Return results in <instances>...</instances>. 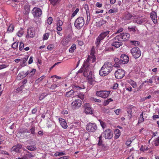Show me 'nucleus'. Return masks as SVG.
Masks as SVG:
<instances>
[{
  "label": "nucleus",
  "instance_id": "obj_1",
  "mask_svg": "<svg viewBox=\"0 0 159 159\" xmlns=\"http://www.w3.org/2000/svg\"><path fill=\"white\" fill-rule=\"evenodd\" d=\"M113 65L111 63L106 62L99 71V75L102 76L108 75L112 71Z\"/></svg>",
  "mask_w": 159,
  "mask_h": 159
},
{
  "label": "nucleus",
  "instance_id": "obj_2",
  "mask_svg": "<svg viewBox=\"0 0 159 159\" xmlns=\"http://www.w3.org/2000/svg\"><path fill=\"white\" fill-rule=\"evenodd\" d=\"M110 30H104L96 38L95 42V44L97 48H98L101 42L106 37H108L109 36V34H110Z\"/></svg>",
  "mask_w": 159,
  "mask_h": 159
},
{
  "label": "nucleus",
  "instance_id": "obj_3",
  "mask_svg": "<svg viewBox=\"0 0 159 159\" xmlns=\"http://www.w3.org/2000/svg\"><path fill=\"white\" fill-rule=\"evenodd\" d=\"M83 75L84 76L87 77L88 82L90 85H93L95 84V78L92 74V71H85L84 72H83Z\"/></svg>",
  "mask_w": 159,
  "mask_h": 159
},
{
  "label": "nucleus",
  "instance_id": "obj_4",
  "mask_svg": "<svg viewBox=\"0 0 159 159\" xmlns=\"http://www.w3.org/2000/svg\"><path fill=\"white\" fill-rule=\"evenodd\" d=\"M130 36V34H129L123 32L120 33L116 36L114 38V39L116 40L120 41H125L129 39Z\"/></svg>",
  "mask_w": 159,
  "mask_h": 159
},
{
  "label": "nucleus",
  "instance_id": "obj_5",
  "mask_svg": "<svg viewBox=\"0 0 159 159\" xmlns=\"http://www.w3.org/2000/svg\"><path fill=\"white\" fill-rule=\"evenodd\" d=\"M84 24V20L82 17H78L75 20L74 25L78 29H80Z\"/></svg>",
  "mask_w": 159,
  "mask_h": 159
},
{
  "label": "nucleus",
  "instance_id": "obj_6",
  "mask_svg": "<svg viewBox=\"0 0 159 159\" xmlns=\"http://www.w3.org/2000/svg\"><path fill=\"white\" fill-rule=\"evenodd\" d=\"M97 126L94 123L89 122L86 125V130L89 132H94L97 129Z\"/></svg>",
  "mask_w": 159,
  "mask_h": 159
},
{
  "label": "nucleus",
  "instance_id": "obj_7",
  "mask_svg": "<svg viewBox=\"0 0 159 159\" xmlns=\"http://www.w3.org/2000/svg\"><path fill=\"white\" fill-rule=\"evenodd\" d=\"M131 52L132 56L135 58H139L141 55V51L138 47L133 48L131 50Z\"/></svg>",
  "mask_w": 159,
  "mask_h": 159
},
{
  "label": "nucleus",
  "instance_id": "obj_8",
  "mask_svg": "<svg viewBox=\"0 0 159 159\" xmlns=\"http://www.w3.org/2000/svg\"><path fill=\"white\" fill-rule=\"evenodd\" d=\"M90 60L89 57L88 56L87 59L84 61L83 67L81 69L79 70V72H80L82 69L83 70L84 72L85 71H92L89 67V61Z\"/></svg>",
  "mask_w": 159,
  "mask_h": 159
},
{
  "label": "nucleus",
  "instance_id": "obj_9",
  "mask_svg": "<svg viewBox=\"0 0 159 159\" xmlns=\"http://www.w3.org/2000/svg\"><path fill=\"white\" fill-rule=\"evenodd\" d=\"M110 91L106 90L97 91L96 95L98 96L103 98H107L110 94Z\"/></svg>",
  "mask_w": 159,
  "mask_h": 159
},
{
  "label": "nucleus",
  "instance_id": "obj_10",
  "mask_svg": "<svg viewBox=\"0 0 159 159\" xmlns=\"http://www.w3.org/2000/svg\"><path fill=\"white\" fill-rule=\"evenodd\" d=\"M73 89L69 91L66 93L65 96L67 98H70L72 97L74 95L75 90L76 89H80L81 88L79 86L75 85L72 86Z\"/></svg>",
  "mask_w": 159,
  "mask_h": 159
},
{
  "label": "nucleus",
  "instance_id": "obj_11",
  "mask_svg": "<svg viewBox=\"0 0 159 159\" xmlns=\"http://www.w3.org/2000/svg\"><path fill=\"white\" fill-rule=\"evenodd\" d=\"M32 14L34 18H39L42 14L41 10L39 8L34 7L32 10Z\"/></svg>",
  "mask_w": 159,
  "mask_h": 159
},
{
  "label": "nucleus",
  "instance_id": "obj_12",
  "mask_svg": "<svg viewBox=\"0 0 159 159\" xmlns=\"http://www.w3.org/2000/svg\"><path fill=\"white\" fill-rule=\"evenodd\" d=\"M83 107L84 112L87 114H92L93 113L92 108L89 103H85L84 104Z\"/></svg>",
  "mask_w": 159,
  "mask_h": 159
},
{
  "label": "nucleus",
  "instance_id": "obj_13",
  "mask_svg": "<svg viewBox=\"0 0 159 159\" xmlns=\"http://www.w3.org/2000/svg\"><path fill=\"white\" fill-rule=\"evenodd\" d=\"M125 75V71L121 69H118L115 72V73L116 78L118 79L122 78Z\"/></svg>",
  "mask_w": 159,
  "mask_h": 159
},
{
  "label": "nucleus",
  "instance_id": "obj_14",
  "mask_svg": "<svg viewBox=\"0 0 159 159\" xmlns=\"http://www.w3.org/2000/svg\"><path fill=\"white\" fill-rule=\"evenodd\" d=\"M103 136L106 139H110L113 137V134L111 130L110 129L106 130L103 133Z\"/></svg>",
  "mask_w": 159,
  "mask_h": 159
},
{
  "label": "nucleus",
  "instance_id": "obj_15",
  "mask_svg": "<svg viewBox=\"0 0 159 159\" xmlns=\"http://www.w3.org/2000/svg\"><path fill=\"white\" fill-rule=\"evenodd\" d=\"M82 101L79 99H76L73 102L71 103L72 107L73 109H76L81 107Z\"/></svg>",
  "mask_w": 159,
  "mask_h": 159
},
{
  "label": "nucleus",
  "instance_id": "obj_16",
  "mask_svg": "<svg viewBox=\"0 0 159 159\" xmlns=\"http://www.w3.org/2000/svg\"><path fill=\"white\" fill-rule=\"evenodd\" d=\"M71 39L70 35H67L66 38L62 39L61 42V44L64 46L67 45L70 41Z\"/></svg>",
  "mask_w": 159,
  "mask_h": 159
},
{
  "label": "nucleus",
  "instance_id": "obj_17",
  "mask_svg": "<svg viewBox=\"0 0 159 159\" xmlns=\"http://www.w3.org/2000/svg\"><path fill=\"white\" fill-rule=\"evenodd\" d=\"M27 38L34 37L35 34L34 29L32 27L29 28L27 30Z\"/></svg>",
  "mask_w": 159,
  "mask_h": 159
},
{
  "label": "nucleus",
  "instance_id": "obj_18",
  "mask_svg": "<svg viewBox=\"0 0 159 159\" xmlns=\"http://www.w3.org/2000/svg\"><path fill=\"white\" fill-rule=\"evenodd\" d=\"M120 62L123 64L127 63L129 61V58L128 56L125 54H122L121 55Z\"/></svg>",
  "mask_w": 159,
  "mask_h": 159
},
{
  "label": "nucleus",
  "instance_id": "obj_19",
  "mask_svg": "<svg viewBox=\"0 0 159 159\" xmlns=\"http://www.w3.org/2000/svg\"><path fill=\"white\" fill-rule=\"evenodd\" d=\"M150 15V18L153 23L154 24H156L157 22V13L155 11H153L151 12Z\"/></svg>",
  "mask_w": 159,
  "mask_h": 159
},
{
  "label": "nucleus",
  "instance_id": "obj_20",
  "mask_svg": "<svg viewBox=\"0 0 159 159\" xmlns=\"http://www.w3.org/2000/svg\"><path fill=\"white\" fill-rule=\"evenodd\" d=\"M63 25V22L62 20L59 19L57 20L56 23L57 26L56 29L58 31H61L62 30L61 26Z\"/></svg>",
  "mask_w": 159,
  "mask_h": 159
},
{
  "label": "nucleus",
  "instance_id": "obj_21",
  "mask_svg": "<svg viewBox=\"0 0 159 159\" xmlns=\"http://www.w3.org/2000/svg\"><path fill=\"white\" fill-rule=\"evenodd\" d=\"M134 22L136 23L137 24H141L144 21V19H140V17L139 16H134Z\"/></svg>",
  "mask_w": 159,
  "mask_h": 159
},
{
  "label": "nucleus",
  "instance_id": "obj_22",
  "mask_svg": "<svg viewBox=\"0 0 159 159\" xmlns=\"http://www.w3.org/2000/svg\"><path fill=\"white\" fill-rule=\"evenodd\" d=\"M59 120L60 125L62 127L65 129H66L67 125L65 120L61 118H59Z\"/></svg>",
  "mask_w": 159,
  "mask_h": 159
},
{
  "label": "nucleus",
  "instance_id": "obj_23",
  "mask_svg": "<svg viewBox=\"0 0 159 159\" xmlns=\"http://www.w3.org/2000/svg\"><path fill=\"white\" fill-rule=\"evenodd\" d=\"M22 145L21 144H19L15 146H13L12 148V150L16 152H19L20 149L21 148Z\"/></svg>",
  "mask_w": 159,
  "mask_h": 159
},
{
  "label": "nucleus",
  "instance_id": "obj_24",
  "mask_svg": "<svg viewBox=\"0 0 159 159\" xmlns=\"http://www.w3.org/2000/svg\"><path fill=\"white\" fill-rule=\"evenodd\" d=\"M122 44V43L121 41L116 40L111 44V45L112 46H114L116 48H118L121 46Z\"/></svg>",
  "mask_w": 159,
  "mask_h": 159
},
{
  "label": "nucleus",
  "instance_id": "obj_25",
  "mask_svg": "<svg viewBox=\"0 0 159 159\" xmlns=\"http://www.w3.org/2000/svg\"><path fill=\"white\" fill-rule=\"evenodd\" d=\"M133 17V16L131 14L127 12L125 14L124 19L125 20H130Z\"/></svg>",
  "mask_w": 159,
  "mask_h": 159
},
{
  "label": "nucleus",
  "instance_id": "obj_26",
  "mask_svg": "<svg viewBox=\"0 0 159 159\" xmlns=\"http://www.w3.org/2000/svg\"><path fill=\"white\" fill-rule=\"evenodd\" d=\"M25 11L24 14L25 15L27 16L30 12V7L28 5H26L24 7Z\"/></svg>",
  "mask_w": 159,
  "mask_h": 159
},
{
  "label": "nucleus",
  "instance_id": "obj_27",
  "mask_svg": "<svg viewBox=\"0 0 159 159\" xmlns=\"http://www.w3.org/2000/svg\"><path fill=\"white\" fill-rule=\"evenodd\" d=\"M14 29L13 25L12 24H10L7 28V33H11L13 32Z\"/></svg>",
  "mask_w": 159,
  "mask_h": 159
},
{
  "label": "nucleus",
  "instance_id": "obj_28",
  "mask_svg": "<svg viewBox=\"0 0 159 159\" xmlns=\"http://www.w3.org/2000/svg\"><path fill=\"white\" fill-rule=\"evenodd\" d=\"M26 148L29 150L33 151L36 150V147L35 145H28L26 147Z\"/></svg>",
  "mask_w": 159,
  "mask_h": 159
},
{
  "label": "nucleus",
  "instance_id": "obj_29",
  "mask_svg": "<svg viewBox=\"0 0 159 159\" xmlns=\"http://www.w3.org/2000/svg\"><path fill=\"white\" fill-rule=\"evenodd\" d=\"M115 134V138L116 139H118L120 136V130L119 129H116L114 131Z\"/></svg>",
  "mask_w": 159,
  "mask_h": 159
},
{
  "label": "nucleus",
  "instance_id": "obj_30",
  "mask_svg": "<svg viewBox=\"0 0 159 159\" xmlns=\"http://www.w3.org/2000/svg\"><path fill=\"white\" fill-rule=\"evenodd\" d=\"M24 77H25V76L24 71L20 72L17 76V78L19 79V80H21Z\"/></svg>",
  "mask_w": 159,
  "mask_h": 159
},
{
  "label": "nucleus",
  "instance_id": "obj_31",
  "mask_svg": "<svg viewBox=\"0 0 159 159\" xmlns=\"http://www.w3.org/2000/svg\"><path fill=\"white\" fill-rule=\"evenodd\" d=\"M76 48V46L75 44H73L69 49V52L73 53Z\"/></svg>",
  "mask_w": 159,
  "mask_h": 159
},
{
  "label": "nucleus",
  "instance_id": "obj_32",
  "mask_svg": "<svg viewBox=\"0 0 159 159\" xmlns=\"http://www.w3.org/2000/svg\"><path fill=\"white\" fill-rule=\"evenodd\" d=\"M90 137V134L88 133H84L83 136V138L84 140H87Z\"/></svg>",
  "mask_w": 159,
  "mask_h": 159
},
{
  "label": "nucleus",
  "instance_id": "obj_33",
  "mask_svg": "<svg viewBox=\"0 0 159 159\" xmlns=\"http://www.w3.org/2000/svg\"><path fill=\"white\" fill-rule=\"evenodd\" d=\"M107 21L104 20H102L100 21L98 24V25L99 27H100L101 26L105 25H107Z\"/></svg>",
  "mask_w": 159,
  "mask_h": 159
},
{
  "label": "nucleus",
  "instance_id": "obj_34",
  "mask_svg": "<svg viewBox=\"0 0 159 159\" xmlns=\"http://www.w3.org/2000/svg\"><path fill=\"white\" fill-rule=\"evenodd\" d=\"M26 151L28 153L27 154H26V156H25V157H27V159L28 158H31L34 156L33 155V154L32 153H30L29 151H28L27 150H26Z\"/></svg>",
  "mask_w": 159,
  "mask_h": 159
},
{
  "label": "nucleus",
  "instance_id": "obj_35",
  "mask_svg": "<svg viewBox=\"0 0 159 159\" xmlns=\"http://www.w3.org/2000/svg\"><path fill=\"white\" fill-rule=\"evenodd\" d=\"M45 76L44 75H43L40 77V78H39L38 79H37L35 81V83L38 84L41 82L45 78Z\"/></svg>",
  "mask_w": 159,
  "mask_h": 159
},
{
  "label": "nucleus",
  "instance_id": "obj_36",
  "mask_svg": "<svg viewBox=\"0 0 159 159\" xmlns=\"http://www.w3.org/2000/svg\"><path fill=\"white\" fill-rule=\"evenodd\" d=\"M130 42L132 44L134 45L135 46H138L140 44V42L137 41L131 40Z\"/></svg>",
  "mask_w": 159,
  "mask_h": 159
},
{
  "label": "nucleus",
  "instance_id": "obj_37",
  "mask_svg": "<svg viewBox=\"0 0 159 159\" xmlns=\"http://www.w3.org/2000/svg\"><path fill=\"white\" fill-rule=\"evenodd\" d=\"M66 155V153L64 152H56L54 154L55 157L61 156Z\"/></svg>",
  "mask_w": 159,
  "mask_h": 159
},
{
  "label": "nucleus",
  "instance_id": "obj_38",
  "mask_svg": "<svg viewBox=\"0 0 159 159\" xmlns=\"http://www.w3.org/2000/svg\"><path fill=\"white\" fill-rule=\"evenodd\" d=\"M108 12L110 13H116L118 12V9L117 8H114L112 9H110L108 11Z\"/></svg>",
  "mask_w": 159,
  "mask_h": 159
},
{
  "label": "nucleus",
  "instance_id": "obj_39",
  "mask_svg": "<svg viewBox=\"0 0 159 159\" xmlns=\"http://www.w3.org/2000/svg\"><path fill=\"white\" fill-rule=\"evenodd\" d=\"M98 121H99L101 126L103 129H104L106 127V124L104 122L100 119Z\"/></svg>",
  "mask_w": 159,
  "mask_h": 159
},
{
  "label": "nucleus",
  "instance_id": "obj_40",
  "mask_svg": "<svg viewBox=\"0 0 159 159\" xmlns=\"http://www.w3.org/2000/svg\"><path fill=\"white\" fill-rule=\"evenodd\" d=\"M136 28V26H134L132 27H129L128 29L129 31L130 32H135L136 31L135 28Z\"/></svg>",
  "mask_w": 159,
  "mask_h": 159
},
{
  "label": "nucleus",
  "instance_id": "obj_41",
  "mask_svg": "<svg viewBox=\"0 0 159 159\" xmlns=\"http://www.w3.org/2000/svg\"><path fill=\"white\" fill-rule=\"evenodd\" d=\"M24 34V31L22 29H21L20 30H19L17 34L18 36L19 37H21Z\"/></svg>",
  "mask_w": 159,
  "mask_h": 159
},
{
  "label": "nucleus",
  "instance_id": "obj_42",
  "mask_svg": "<svg viewBox=\"0 0 159 159\" xmlns=\"http://www.w3.org/2000/svg\"><path fill=\"white\" fill-rule=\"evenodd\" d=\"M24 44L22 42H20L19 47V50L20 51H22L24 49Z\"/></svg>",
  "mask_w": 159,
  "mask_h": 159
},
{
  "label": "nucleus",
  "instance_id": "obj_43",
  "mask_svg": "<svg viewBox=\"0 0 159 159\" xmlns=\"http://www.w3.org/2000/svg\"><path fill=\"white\" fill-rule=\"evenodd\" d=\"M48 95L47 94H46L45 93H43L40 95L39 97V100H42L44 98L47 96Z\"/></svg>",
  "mask_w": 159,
  "mask_h": 159
},
{
  "label": "nucleus",
  "instance_id": "obj_44",
  "mask_svg": "<svg viewBox=\"0 0 159 159\" xmlns=\"http://www.w3.org/2000/svg\"><path fill=\"white\" fill-rule=\"evenodd\" d=\"M84 8L86 11V14H89V10L88 5L86 4L84 6Z\"/></svg>",
  "mask_w": 159,
  "mask_h": 159
},
{
  "label": "nucleus",
  "instance_id": "obj_45",
  "mask_svg": "<svg viewBox=\"0 0 159 159\" xmlns=\"http://www.w3.org/2000/svg\"><path fill=\"white\" fill-rule=\"evenodd\" d=\"M79 9L78 8H77L72 13L71 15V17H74L77 14V13L79 11Z\"/></svg>",
  "mask_w": 159,
  "mask_h": 159
},
{
  "label": "nucleus",
  "instance_id": "obj_46",
  "mask_svg": "<svg viewBox=\"0 0 159 159\" xmlns=\"http://www.w3.org/2000/svg\"><path fill=\"white\" fill-rule=\"evenodd\" d=\"M20 132L21 133H30L29 130L26 129H20Z\"/></svg>",
  "mask_w": 159,
  "mask_h": 159
},
{
  "label": "nucleus",
  "instance_id": "obj_47",
  "mask_svg": "<svg viewBox=\"0 0 159 159\" xmlns=\"http://www.w3.org/2000/svg\"><path fill=\"white\" fill-rule=\"evenodd\" d=\"M77 96L81 100H83L84 99V94L83 93H79Z\"/></svg>",
  "mask_w": 159,
  "mask_h": 159
},
{
  "label": "nucleus",
  "instance_id": "obj_48",
  "mask_svg": "<svg viewBox=\"0 0 159 159\" xmlns=\"http://www.w3.org/2000/svg\"><path fill=\"white\" fill-rule=\"evenodd\" d=\"M49 36V34L48 33H45L43 36V40H47L48 39Z\"/></svg>",
  "mask_w": 159,
  "mask_h": 159
},
{
  "label": "nucleus",
  "instance_id": "obj_49",
  "mask_svg": "<svg viewBox=\"0 0 159 159\" xmlns=\"http://www.w3.org/2000/svg\"><path fill=\"white\" fill-rule=\"evenodd\" d=\"M18 45V42H16L12 44L11 46L13 48L15 49L17 48Z\"/></svg>",
  "mask_w": 159,
  "mask_h": 159
},
{
  "label": "nucleus",
  "instance_id": "obj_50",
  "mask_svg": "<svg viewBox=\"0 0 159 159\" xmlns=\"http://www.w3.org/2000/svg\"><path fill=\"white\" fill-rule=\"evenodd\" d=\"M35 127L34 126H32L31 128L30 129V132L32 134L34 135L35 134Z\"/></svg>",
  "mask_w": 159,
  "mask_h": 159
},
{
  "label": "nucleus",
  "instance_id": "obj_51",
  "mask_svg": "<svg viewBox=\"0 0 159 159\" xmlns=\"http://www.w3.org/2000/svg\"><path fill=\"white\" fill-rule=\"evenodd\" d=\"M154 144L156 146L159 145V137H157V138L154 141Z\"/></svg>",
  "mask_w": 159,
  "mask_h": 159
},
{
  "label": "nucleus",
  "instance_id": "obj_52",
  "mask_svg": "<svg viewBox=\"0 0 159 159\" xmlns=\"http://www.w3.org/2000/svg\"><path fill=\"white\" fill-rule=\"evenodd\" d=\"M52 17H49L47 20V22L49 25H51L52 23Z\"/></svg>",
  "mask_w": 159,
  "mask_h": 159
},
{
  "label": "nucleus",
  "instance_id": "obj_53",
  "mask_svg": "<svg viewBox=\"0 0 159 159\" xmlns=\"http://www.w3.org/2000/svg\"><path fill=\"white\" fill-rule=\"evenodd\" d=\"M59 86V85H57L55 84L52 85L50 87V89H54L57 87Z\"/></svg>",
  "mask_w": 159,
  "mask_h": 159
},
{
  "label": "nucleus",
  "instance_id": "obj_54",
  "mask_svg": "<svg viewBox=\"0 0 159 159\" xmlns=\"http://www.w3.org/2000/svg\"><path fill=\"white\" fill-rule=\"evenodd\" d=\"M59 0H49L51 3L53 5H55Z\"/></svg>",
  "mask_w": 159,
  "mask_h": 159
},
{
  "label": "nucleus",
  "instance_id": "obj_55",
  "mask_svg": "<svg viewBox=\"0 0 159 159\" xmlns=\"http://www.w3.org/2000/svg\"><path fill=\"white\" fill-rule=\"evenodd\" d=\"M102 135H100L98 138L99 140H98V143L99 145H101L102 143Z\"/></svg>",
  "mask_w": 159,
  "mask_h": 159
},
{
  "label": "nucleus",
  "instance_id": "obj_56",
  "mask_svg": "<svg viewBox=\"0 0 159 159\" xmlns=\"http://www.w3.org/2000/svg\"><path fill=\"white\" fill-rule=\"evenodd\" d=\"M87 20H86V23L87 24H88V23H89V21H90V13H89V14H87Z\"/></svg>",
  "mask_w": 159,
  "mask_h": 159
},
{
  "label": "nucleus",
  "instance_id": "obj_57",
  "mask_svg": "<svg viewBox=\"0 0 159 159\" xmlns=\"http://www.w3.org/2000/svg\"><path fill=\"white\" fill-rule=\"evenodd\" d=\"M36 72V69H32L30 73V74L31 76H33L35 74V73Z\"/></svg>",
  "mask_w": 159,
  "mask_h": 159
},
{
  "label": "nucleus",
  "instance_id": "obj_58",
  "mask_svg": "<svg viewBox=\"0 0 159 159\" xmlns=\"http://www.w3.org/2000/svg\"><path fill=\"white\" fill-rule=\"evenodd\" d=\"M92 100L97 102L100 103L101 102V101L100 100L94 98H92Z\"/></svg>",
  "mask_w": 159,
  "mask_h": 159
},
{
  "label": "nucleus",
  "instance_id": "obj_59",
  "mask_svg": "<svg viewBox=\"0 0 159 159\" xmlns=\"http://www.w3.org/2000/svg\"><path fill=\"white\" fill-rule=\"evenodd\" d=\"M54 48V45L53 44H49L47 47V48L48 50H51Z\"/></svg>",
  "mask_w": 159,
  "mask_h": 159
},
{
  "label": "nucleus",
  "instance_id": "obj_60",
  "mask_svg": "<svg viewBox=\"0 0 159 159\" xmlns=\"http://www.w3.org/2000/svg\"><path fill=\"white\" fill-rule=\"evenodd\" d=\"M130 84L133 88H135L137 87V84L134 81L131 82L130 83Z\"/></svg>",
  "mask_w": 159,
  "mask_h": 159
},
{
  "label": "nucleus",
  "instance_id": "obj_61",
  "mask_svg": "<svg viewBox=\"0 0 159 159\" xmlns=\"http://www.w3.org/2000/svg\"><path fill=\"white\" fill-rule=\"evenodd\" d=\"M94 53H95V52L94 51V47H93L92 48V49L91 50V52H90V55H91V56H94Z\"/></svg>",
  "mask_w": 159,
  "mask_h": 159
},
{
  "label": "nucleus",
  "instance_id": "obj_62",
  "mask_svg": "<svg viewBox=\"0 0 159 159\" xmlns=\"http://www.w3.org/2000/svg\"><path fill=\"white\" fill-rule=\"evenodd\" d=\"M123 28H120L117 31L116 33H114V34H116L121 32H122L123 31Z\"/></svg>",
  "mask_w": 159,
  "mask_h": 159
},
{
  "label": "nucleus",
  "instance_id": "obj_63",
  "mask_svg": "<svg viewBox=\"0 0 159 159\" xmlns=\"http://www.w3.org/2000/svg\"><path fill=\"white\" fill-rule=\"evenodd\" d=\"M33 61V57L32 56L30 57L29 60L28 61V64H31L32 63Z\"/></svg>",
  "mask_w": 159,
  "mask_h": 159
},
{
  "label": "nucleus",
  "instance_id": "obj_64",
  "mask_svg": "<svg viewBox=\"0 0 159 159\" xmlns=\"http://www.w3.org/2000/svg\"><path fill=\"white\" fill-rule=\"evenodd\" d=\"M118 86V84L117 83H115L114 84L113 86V89H116Z\"/></svg>",
  "mask_w": 159,
  "mask_h": 159
}]
</instances>
